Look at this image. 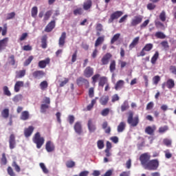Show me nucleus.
<instances>
[{
	"label": "nucleus",
	"mask_w": 176,
	"mask_h": 176,
	"mask_svg": "<svg viewBox=\"0 0 176 176\" xmlns=\"http://www.w3.org/2000/svg\"><path fill=\"white\" fill-rule=\"evenodd\" d=\"M128 114L129 116L127 122L129 123V124H131L132 127H135L136 126H138V123H140V118L138 116L133 118V116H134V113H133V111H129Z\"/></svg>",
	"instance_id": "obj_1"
},
{
	"label": "nucleus",
	"mask_w": 176,
	"mask_h": 176,
	"mask_svg": "<svg viewBox=\"0 0 176 176\" xmlns=\"http://www.w3.org/2000/svg\"><path fill=\"white\" fill-rule=\"evenodd\" d=\"M33 142L36 144L38 149H41V148H42V145L45 144V138H43V137H41V133L37 132L33 138Z\"/></svg>",
	"instance_id": "obj_2"
},
{
	"label": "nucleus",
	"mask_w": 176,
	"mask_h": 176,
	"mask_svg": "<svg viewBox=\"0 0 176 176\" xmlns=\"http://www.w3.org/2000/svg\"><path fill=\"white\" fill-rule=\"evenodd\" d=\"M144 168L145 170H149L150 171H155L157 170V168H159V160H152L148 161Z\"/></svg>",
	"instance_id": "obj_3"
},
{
	"label": "nucleus",
	"mask_w": 176,
	"mask_h": 176,
	"mask_svg": "<svg viewBox=\"0 0 176 176\" xmlns=\"http://www.w3.org/2000/svg\"><path fill=\"white\" fill-rule=\"evenodd\" d=\"M150 160H151V155L149 154V153H145L140 155V160L144 168H145L146 166L148 164Z\"/></svg>",
	"instance_id": "obj_4"
},
{
	"label": "nucleus",
	"mask_w": 176,
	"mask_h": 176,
	"mask_svg": "<svg viewBox=\"0 0 176 176\" xmlns=\"http://www.w3.org/2000/svg\"><path fill=\"white\" fill-rule=\"evenodd\" d=\"M175 86V82L172 78H169L168 80H167L166 82H163L162 85V87L164 90V89H166V87H167L169 89H174Z\"/></svg>",
	"instance_id": "obj_5"
},
{
	"label": "nucleus",
	"mask_w": 176,
	"mask_h": 176,
	"mask_svg": "<svg viewBox=\"0 0 176 176\" xmlns=\"http://www.w3.org/2000/svg\"><path fill=\"white\" fill-rule=\"evenodd\" d=\"M142 22V16L138 15L134 16L131 21V27H135Z\"/></svg>",
	"instance_id": "obj_6"
},
{
	"label": "nucleus",
	"mask_w": 176,
	"mask_h": 176,
	"mask_svg": "<svg viewBox=\"0 0 176 176\" xmlns=\"http://www.w3.org/2000/svg\"><path fill=\"white\" fill-rule=\"evenodd\" d=\"M93 74H94V69L91 67H87L84 71V76L85 78H90L93 76Z\"/></svg>",
	"instance_id": "obj_7"
},
{
	"label": "nucleus",
	"mask_w": 176,
	"mask_h": 176,
	"mask_svg": "<svg viewBox=\"0 0 176 176\" xmlns=\"http://www.w3.org/2000/svg\"><path fill=\"white\" fill-rule=\"evenodd\" d=\"M123 14V12L122 11H117L113 12L109 20V23H112L113 20H116V19H119Z\"/></svg>",
	"instance_id": "obj_8"
},
{
	"label": "nucleus",
	"mask_w": 176,
	"mask_h": 176,
	"mask_svg": "<svg viewBox=\"0 0 176 176\" xmlns=\"http://www.w3.org/2000/svg\"><path fill=\"white\" fill-rule=\"evenodd\" d=\"M112 58V54L110 53L106 54L102 58V65H107L108 63H109V60Z\"/></svg>",
	"instance_id": "obj_9"
},
{
	"label": "nucleus",
	"mask_w": 176,
	"mask_h": 176,
	"mask_svg": "<svg viewBox=\"0 0 176 176\" xmlns=\"http://www.w3.org/2000/svg\"><path fill=\"white\" fill-rule=\"evenodd\" d=\"M56 27V21H52L49 23V24L46 26L45 31V32H52L53 29Z\"/></svg>",
	"instance_id": "obj_10"
},
{
	"label": "nucleus",
	"mask_w": 176,
	"mask_h": 176,
	"mask_svg": "<svg viewBox=\"0 0 176 176\" xmlns=\"http://www.w3.org/2000/svg\"><path fill=\"white\" fill-rule=\"evenodd\" d=\"M9 144H10V149H14V148H16V140L14 138V135L12 134L10 136Z\"/></svg>",
	"instance_id": "obj_11"
},
{
	"label": "nucleus",
	"mask_w": 176,
	"mask_h": 176,
	"mask_svg": "<svg viewBox=\"0 0 176 176\" xmlns=\"http://www.w3.org/2000/svg\"><path fill=\"white\" fill-rule=\"evenodd\" d=\"M45 75V74L44 73V72L41 70L33 72V76L36 79H41V78H43Z\"/></svg>",
	"instance_id": "obj_12"
},
{
	"label": "nucleus",
	"mask_w": 176,
	"mask_h": 176,
	"mask_svg": "<svg viewBox=\"0 0 176 176\" xmlns=\"http://www.w3.org/2000/svg\"><path fill=\"white\" fill-rule=\"evenodd\" d=\"M21 87H24V82L17 81L14 85V91L16 93H19L20 91V89H21Z\"/></svg>",
	"instance_id": "obj_13"
},
{
	"label": "nucleus",
	"mask_w": 176,
	"mask_h": 176,
	"mask_svg": "<svg viewBox=\"0 0 176 176\" xmlns=\"http://www.w3.org/2000/svg\"><path fill=\"white\" fill-rule=\"evenodd\" d=\"M45 149L48 152H53V151H54V144L52 141L47 142L45 144Z\"/></svg>",
	"instance_id": "obj_14"
},
{
	"label": "nucleus",
	"mask_w": 176,
	"mask_h": 176,
	"mask_svg": "<svg viewBox=\"0 0 176 176\" xmlns=\"http://www.w3.org/2000/svg\"><path fill=\"white\" fill-rule=\"evenodd\" d=\"M87 126L90 133L96 131V124L94 123V122H93V120H89L88 121Z\"/></svg>",
	"instance_id": "obj_15"
},
{
	"label": "nucleus",
	"mask_w": 176,
	"mask_h": 176,
	"mask_svg": "<svg viewBox=\"0 0 176 176\" xmlns=\"http://www.w3.org/2000/svg\"><path fill=\"white\" fill-rule=\"evenodd\" d=\"M138 42H140V36L135 37L132 42L131 43V44L129 45V49L130 50L134 49V47H135L138 45Z\"/></svg>",
	"instance_id": "obj_16"
},
{
	"label": "nucleus",
	"mask_w": 176,
	"mask_h": 176,
	"mask_svg": "<svg viewBox=\"0 0 176 176\" xmlns=\"http://www.w3.org/2000/svg\"><path fill=\"white\" fill-rule=\"evenodd\" d=\"M50 59L47 58L45 60L39 61L38 67L40 68H46V65H47V64H50Z\"/></svg>",
	"instance_id": "obj_17"
},
{
	"label": "nucleus",
	"mask_w": 176,
	"mask_h": 176,
	"mask_svg": "<svg viewBox=\"0 0 176 176\" xmlns=\"http://www.w3.org/2000/svg\"><path fill=\"white\" fill-rule=\"evenodd\" d=\"M156 130V126L153 125V126H148L145 129V133L149 135H152L155 131Z\"/></svg>",
	"instance_id": "obj_18"
},
{
	"label": "nucleus",
	"mask_w": 176,
	"mask_h": 176,
	"mask_svg": "<svg viewBox=\"0 0 176 176\" xmlns=\"http://www.w3.org/2000/svg\"><path fill=\"white\" fill-rule=\"evenodd\" d=\"M126 130V122H121L117 126L118 133H123Z\"/></svg>",
	"instance_id": "obj_19"
},
{
	"label": "nucleus",
	"mask_w": 176,
	"mask_h": 176,
	"mask_svg": "<svg viewBox=\"0 0 176 176\" xmlns=\"http://www.w3.org/2000/svg\"><path fill=\"white\" fill-rule=\"evenodd\" d=\"M67 38V33L63 32L59 38L58 45L59 46H63L65 43V38Z\"/></svg>",
	"instance_id": "obj_20"
},
{
	"label": "nucleus",
	"mask_w": 176,
	"mask_h": 176,
	"mask_svg": "<svg viewBox=\"0 0 176 176\" xmlns=\"http://www.w3.org/2000/svg\"><path fill=\"white\" fill-rule=\"evenodd\" d=\"M74 130L77 134H82V124L79 122H76L74 125Z\"/></svg>",
	"instance_id": "obj_21"
},
{
	"label": "nucleus",
	"mask_w": 176,
	"mask_h": 176,
	"mask_svg": "<svg viewBox=\"0 0 176 176\" xmlns=\"http://www.w3.org/2000/svg\"><path fill=\"white\" fill-rule=\"evenodd\" d=\"M8 41L9 39L8 38H5L0 41V52L6 47Z\"/></svg>",
	"instance_id": "obj_22"
},
{
	"label": "nucleus",
	"mask_w": 176,
	"mask_h": 176,
	"mask_svg": "<svg viewBox=\"0 0 176 176\" xmlns=\"http://www.w3.org/2000/svg\"><path fill=\"white\" fill-rule=\"evenodd\" d=\"M99 101L101 105H107V104H108V101H109V96H103L100 98Z\"/></svg>",
	"instance_id": "obj_23"
},
{
	"label": "nucleus",
	"mask_w": 176,
	"mask_h": 176,
	"mask_svg": "<svg viewBox=\"0 0 176 176\" xmlns=\"http://www.w3.org/2000/svg\"><path fill=\"white\" fill-rule=\"evenodd\" d=\"M123 86H124V81L123 80H120L116 82L115 89L116 90H120Z\"/></svg>",
	"instance_id": "obj_24"
},
{
	"label": "nucleus",
	"mask_w": 176,
	"mask_h": 176,
	"mask_svg": "<svg viewBox=\"0 0 176 176\" xmlns=\"http://www.w3.org/2000/svg\"><path fill=\"white\" fill-rule=\"evenodd\" d=\"M34 131V126H29L28 129H25L24 131V134L25 137H30L32 132Z\"/></svg>",
	"instance_id": "obj_25"
},
{
	"label": "nucleus",
	"mask_w": 176,
	"mask_h": 176,
	"mask_svg": "<svg viewBox=\"0 0 176 176\" xmlns=\"http://www.w3.org/2000/svg\"><path fill=\"white\" fill-rule=\"evenodd\" d=\"M100 78H101V76L99 74H94L91 77L92 85H96L97 82H98V80H100Z\"/></svg>",
	"instance_id": "obj_26"
},
{
	"label": "nucleus",
	"mask_w": 176,
	"mask_h": 176,
	"mask_svg": "<svg viewBox=\"0 0 176 176\" xmlns=\"http://www.w3.org/2000/svg\"><path fill=\"white\" fill-rule=\"evenodd\" d=\"M91 8V0H87L83 4L84 10H89Z\"/></svg>",
	"instance_id": "obj_27"
},
{
	"label": "nucleus",
	"mask_w": 176,
	"mask_h": 176,
	"mask_svg": "<svg viewBox=\"0 0 176 176\" xmlns=\"http://www.w3.org/2000/svg\"><path fill=\"white\" fill-rule=\"evenodd\" d=\"M30 118V113L28 111H25L21 113V120H27Z\"/></svg>",
	"instance_id": "obj_28"
},
{
	"label": "nucleus",
	"mask_w": 176,
	"mask_h": 176,
	"mask_svg": "<svg viewBox=\"0 0 176 176\" xmlns=\"http://www.w3.org/2000/svg\"><path fill=\"white\" fill-rule=\"evenodd\" d=\"M108 82V78L105 76H102L100 78L99 80V86H102V87H104V85Z\"/></svg>",
	"instance_id": "obj_29"
},
{
	"label": "nucleus",
	"mask_w": 176,
	"mask_h": 176,
	"mask_svg": "<svg viewBox=\"0 0 176 176\" xmlns=\"http://www.w3.org/2000/svg\"><path fill=\"white\" fill-rule=\"evenodd\" d=\"M157 58H159V52L156 51L155 54L151 58V64H156V61H157Z\"/></svg>",
	"instance_id": "obj_30"
},
{
	"label": "nucleus",
	"mask_w": 176,
	"mask_h": 176,
	"mask_svg": "<svg viewBox=\"0 0 176 176\" xmlns=\"http://www.w3.org/2000/svg\"><path fill=\"white\" fill-rule=\"evenodd\" d=\"M104 41V36H100L97 38L95 43V47H97V46H100Z\"/></svg>",
	"instance_id": "obj_31"
},
{
	"label": "nucleus",
	"mask_w": 176,
	"mask_h": 176,
	"mask_svg": "<svg viewBox=\"0 0 176 176\" xmlns=\"http://www.w3.org/2000/svg\"><path fill=\"white\" fill-rule=\"evenodd\" d=\"M155 36L158 39H165L166 38V34L162 32H157L155 34Z\"/></svg>",
	"instance_id": "obj_32"
},
{
	"label": "nucleus",
	"mask_w": 176,
	"mask_h": 176,
	"mask_svg": "<svg viewBox=\"0 0 176 176\" xmlns=\"http://www.w3.org/2000/svg\"><path fill=\"white\" fill-rule=\"evenodd\" d=\"M144 50L145 52H151L153 49V44L152 43H148L146 44L145 46L143 47Z\"/></svg>",
	"instance_id": "obj_33"
},
{
	"label": "nucleus",
	"mask_w": 176,
	"mask_h": 176,
	"mask_svg": "<svg viewBox=\"0 0 176 176\" xmlns=\"http://www.w3.org/2000/svg\"><path fill=\"white\" fill-rule=\"evenodd\" d=\"M46 41H47V36H44L42 38L41 40V47H43V49H46V47H47V44L46 43Z\"/></svg>",
	"instance_id": "obj_34"
},
{
	"label": "nucleus",
	"mask_w": 176,
	"mask_h": 176,
	"mask_svg": "<svg viewBox=\"0 0 176 176\" xmlns=\"http://www.w3.org/2000/svg\"><path fill=\"white\" fill-rule=\"evenodd\" d=\"M48 86H49V84L46 80H44L40 83V89H41L42 90L47 89Z\"/></svg>",
	"instance_id": "obj_35"
},
{
	"label": "nucleus",
	"mask_w": 176,
	"mask_h": 176,
	"mask_svg": "<svg viewBox=\"0 0 176 176\" xmlns=\"http://www.w3.org/2000/svg\"><path fill=\"white\" fill-rule=\"evenodd\" d=\"M129 102L127 100H125L124 103L121 106V111L122 112H124V111H126V109H129Z\"/></svg>",
	"instance_id": "obj_36"
},
{
	"label": "nucleus",
	"mask_w": 176,
	"mask_h": 176,
	"mask_svg": "<svg viewBox=\"0 0 176 176\" xmlns=\"http://www.w3.org/2000/svg\"><path fill=\"white\" fill-rule=\"evenodd\" d=\"M155 27H157V28H160L161 30H166V26L160 21L155 22Z\"/></svg>",
	"instance_id": "obj_37"
},
{
	"label": "nucleus",
	"mask_w": 176,
	"mask_h": 176,
	"mask_svg": "<svg viewBox=\"0 0 176 176\" xmlns=\"http://www.w3.org/2000/svg\"><path fill=\"white\" fill-rule=\"evenodd\" d=\"M109 68H110V71L111 72H113V71H115V69H116V62L115 60L111 61Z\"/></svg>",
	"instance_id": "obj_38"
},
{
	"label": "nucleus",
	"mask_w": 176,
	"mask_h": 176,
	"mask_svg": "<svg viewBox=\"0 0 176 176\" xmlns=\"http://www.w3.org/2000/svg\"><path fill=\"white\" fill-rule=\"evenodd\" d=\"M1 116L5 119H6L7 118H9V109H3V111L1 112Z\"/></svg>",
	"instance_id": "obj_39"
},
{
	"label": "nucleus",
	"mask_w": 176,
	"mask_h": 176,
	"mask_svg": "<svg viewBox=\"0 0 176 176\" xmlns=\"http://www.w3.org/2000/svg\"><path fill=\"white\" fill-rule=\"evenodd\" d=\"M97 98H96V99H94L91 100V102L90 104H89L87 107V111H90L91 109H93V107H94V104H96V102H97Z\"/></svg>",
	"instance_id": "obj_40"
},
{
	"label": "nucleus",
	"mask_w": 176,
	"mask_h": 176,
	"mask_svg": "<svg viewBox=\"0 0 176 176\" xmlns=\"http://www.w3.org/2000/svg\"><path fill=\"white\" fill-rule=\"evenodd\" d=\"M38 14V8L34 6L32 8V17H36V15Z\"/></svg>",
	"instance_id": "obj_41"
},
{
	"label": "nucleus",
	"mask_w": 176,
	"mask_h": 176,
	"mask_svg": "<svg viewBox=\"0 0 176 176\" xmlns=\"http://www.w3.org/2000/svg\"><path fill=\"white\" fill-rule=\"evenodd\" d=\"M3 90L6 96H8V97L12 96V94L10 93V91H9V88L7 86L3 87Z\"/></svg>",
	"instance_id": "obj_42"
},
{
	"label": "nucleus",
	"mask_w": 176,
	"mask_h": 176,
	"mask_svg": "<svg viewBox=\"0 0 176 176\" xmlns=\"http://www.w3.org/2000/svg\"><path fill=\"white\" fill-rule=\"evenodd\" d=\"M49 109V104H43L41 107V113H45L46 112V109Z\"/></svg>",
	"instance_id": "obj_43"
},
{
	"label": "nucleus",
	"mask_w": 176,
	"mask_h": 176,
	"mask_svg": "<svg viewBox=\"0 0 176 176\" xmlns=\"http://www.w3.org/2000/svg\"><path fill=\"white\" fill-rule=\"evenodd\" d=\"M160 80V76H155L153 78V85H157Z\"/></svg>",
	"instance_id": "obj_44"
},
{
	"label": "nucleus",
	"mask_w": 176,
	"mask_h": 176,
	"mask_svg": "<svg viewBox=\"0 0 176 176\" xmlns=\"http://www.w3.org/2000/svg\"><path fill=\"white\" fill-rule=\"evenodd\" d=\"M66 166L68 168H72L75 166V162L69 160L66 162Z\"/></svg>",
	"instance_id": "obj_45"
},
{
	"label": "nucleus",
	"mask_w": 176,
	"mask_h": 176,
	"mask_svg": "<svg viewBox=\"0 0 176 176\" xmlns=\"http://www.w3.org/2000/svg\"><path fill=\"white\" fill-rule=\"evenodd\" d=\"M166 12L165 11H162L160 14V19L161 20V21H166Z\"/></svg>",
	"instance_id": "obj_46"
},
{
	"label": "nucleus",
	"mask_w": 176,
	"mask_h": 176,
	"mask_svg": "<svg viewBox=\"0 0 176 176\" xmlns=\"http://www.w3.org/2000/svg\"><path fill=\"white\" fill-rule=\"evenodd\" d=\"M120 38V34L118 33L113 36V37L111 38V43H115L118 39Z\"/></svg>",
	"instance_id": "obj_47"
},
{
	"label": "nucleus",
	"mask_w": 176,
	"mask_h": 176,
	"mask_svg": "<svg viewBox=\"0 0 176 176\" xmlns=\"http://www.w3.org/2000/svg\"><path fill=\"white\" fill-rule=\"evenodd\" d=\"M82 13L83 9L80 8L74 10V14H75V16H78V14H82Z\"/></svg>",
	"instance_id": "obj_48"
},
{
	"label": "nucleus",
	"mask_w": 176,
	"mask_h": 176,
	"mask_svg": "<svg viewBox=\"0 0 176 176\" xmlns=\"http://www.w3.org/2000/svg\"><path fill=\"white\" fill-rule=\"evenodd\" d=\"M40 167L43 170L45 174H47L49 173V170H47V168H46V166H45V164L40 163Z\"/></svg>",
	"instance_id": "obj_49"
},
{
	"label": "nucleus",
	"mask_w": 176,
	"mask_h": 176,
	"mask_svg": "<svg viewBox=\"0 0 176 176\" xmlns=\"http://www.w3.org/2000/svg\"><path fill=\"white\" fill-rule=\"evenodd\" d=\"M32 60H34V56H29V58L25 61L24 65L25 67H27V65H30V64H31V61H32Z\"/></svg>",
	"instance_id": "obj_50"
},
{
	"label": "nucleus",
	"mask_w": 176,
	"mask_h": 176,
	"mask_svg": "<svg viewBox=\"0 0 176 176\" xmlns=\"http://www.w3.org/2000/svg\"><path fill=\"white\" fill-rule=\"evenodd\" d=\"M167 130H168V126H161L159 129V133H160L161 134H163V133H166V131H167Z\"/></svg>",
	"instance_id": "obj_51"
},
{
	"label": "nucleus",
	"mask_w": 176,
	"mask_h": 176,
	"mask_svg": "<svg viewBox=\"0 0 176 176\" xmlns=\"http://www.w3.org/2000/svg\"><path fill=\"white\" fill-rule=\"evenodd\" d=\"M25 75V70H21L16 72V77L17 78H23Z\"/></svg>",
	"instance_id": "obj_52"
},
{
	"label": "nucleus",
	"mask_w": 176,
	"mask_h": 176,
	"mask_svg": "<svg viewBox=\"0 0 176 176\" xmlns=\"http://www.w3.org/2000/svg\"><path fill=\"white\" fill-rule=\"evenodd\" d=\"M153 107H155V104L153 103V102H150L147 104L146 109V111H151V109H152Z\"/></svg>",
	"instance_id": "obj_53"
},
{
	"label": "nucleus",
	"mask_w": 176,
	"mask_h": 176,
	"mask_svg": "<svg viewBox=\"0 0 176 176\" xmlns=\"http://www.w3.org/2000/svg\"><path fill=\"white\" fill-rule=\"evenodd\" d=\"M109 114V109L108 108L104 109L101 112L102 116H108Z\"/></svg>",
	"instance_id": "obj_54"
},
{
	"label": "nucleus",
	"mask_w": 176,
	"mask_h": 176,
	"mask_svg": "<svg viewBox=\"0 0 176 176\" xmlns=\"http://www.w3.org/2000/svg\"><path fill=\"white\" fill-rule=\"evenodd\" d=\"M98 149L104 148V141L103 140H98L97 142Z\"/></svg>",
	"instance_id": "obj_55"
},
{
	"label": "nucleus",
	"mask_w": 176,
	"mask_h": 176,
	"mask_svg": "<svg viewBox=\"0 0 176 176\" xmlns=\"http://www.w3.org/2000/svg\"><path fill=\"white\" fill-rule=\"evenodd\" d=\"M84 82V83H89V81L82 77H80L77 79V83L79 85L80 82Z\"/></svg>",
	"instance_id": "obj_56"
},
{
	"label": "nucleus",
	"mask_w": 176,
	"mask_h": 176,
	"mask_svg": "<svg viewBox=\"0 0 176 176\" xmlns=\"http://www.w3.org/2000/svg\"><path fill=\"white\" fill-rule=\"evenodd\" d=\"M163 142L166 146H171V140L170 139H164Z\"/></svg>",
	"instance_id": "obj_57"
},
{
	"label": "nucleus",
	"mask_w": 176,
	"mask_h": 176,
	"mask_svg": "<svg viewBox=\"0 0 176 176\" xmlns=\"http://www.w3.org/2000/svg\"><path fill=\"white\" fill-rule=\"evenodd\" d=\"M12 167H14L15 168V170L17 173H20V170H21L20 166H19V165H17V163H16V162H14L12 163Z\"/></svg>",
	"instance_id": "obj_58"
},
{
	"label": "nucleus",
	"mask_w": 176,
	"mask_h": 176,
	"mask_svg": "<svg viewBox=\"0 0 176 176\" xmlns=\"http://www.w3.org/2000/svg\"><path fill=\"white\" fill-rule=\"evenodd\" d=\"M165 153V157H166V159H170V157H173V154H171V153H170V150H166L164 151Z\"/></svg>",
	"instance_id": "obj_59"
},
{
	"label": "nucleus",
	"mask_w": 176,
	"mask_h": 176,
	"mask_svg": "<svg viewBox=\"0 0 176 176\" xmlns=\"http://www.w3.org/2000/svg\"><path fill=\"white\" fill-rule=\"evenodd\" d=\"M169 71L173 75H176V66H173V65L170 66Z\"/></svg>",
	"instance_id": "obj_60"
},
{
	"label": "nucleus",
	"mask_w": 176,
	"mask_h": 176,
	"mask_svg": "<svg viewBox=\"0 0 176 176\" xmlns=\"http://www.w3.org/2000/svg\"><path fill=\"white\" fill-rule=\"evenodd\" d=\"M50 16H52V11H47L44 15V20L46 21V20L50 19Z\"/></svg>",
	"instance_id": "obj_61"
},
{
	"label": "nucleus",
	"mask_w": 176,
	"mask_h": 176,
	"mask_svg": "<svg viewBox=\"0 0 176 176\" xmlns=\"http://www.w3.org/2000/svg\"><path fill=\"white\" fill-rule=\"evenodd\" d=\"M8 173L9 175H10V176H16V174H14L13 169L10 166H9L8 168Z\"/></svg>",
	"instance_id": "obj_62"
},
{
	"label": "nucleus",
	"mask_w": 176,
	"mask_h": 176,
	"mask_svg": "<svg viewBox=\"0 0 176 176\" xmlns=\"http://www.w3.org/2000/svg\"><path fill=\"white\" fill-rule=\"evenodd\" d=\"M120 176H130V171H124L120 174Z\"/></svg>",
	"instance_id": "obj_63"
},
{
	"label": "nucleus",
	"mask_w": 176,
	"mask_h": 176,
	"mask_svg": "<svg viewBox=\"0 0 176 176\" xmlns=\"http://www.w3.org/2000/svg\"><path fill=\"white\" fill-rule=\"evenodd\" d=\"M79 175L80 176H87V175H89V171H87V170L82 171L81 173H80Z\"/></svg>",
	"instance_id": "obj_64"
}]
</instances>
